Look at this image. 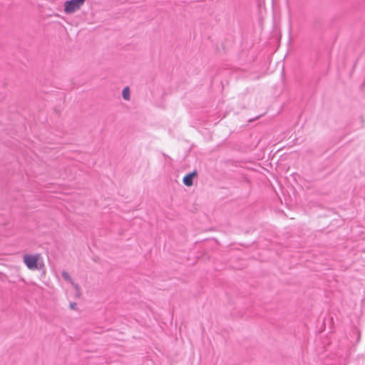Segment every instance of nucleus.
Instances as JSON below:
<instances>
[{
    "label": "nucleus",
    "instance_id": "1",
    "mask_svg": "<svg viewBox=\"0 0 365 365\" xmlns=\"http://www.w3.org/2000/svg\"><path fill=\"white\" fill-rule=\"evenodd\" d=\"M86 0H68L64 3V11L66 14H73L78 11L85 4Z\"/></svg>",
    "mask_w": 365,
    "mask_h": 365
},
{
    "label": "nucleus",
    "instance_id": "2",
    "mask_svg": "<svg viewBox=\"0 0 365 365\" xmlns=\"http://www.w3.org/2000/svg\"><path fill=\"white\" fill-rule=\"evenodd\" d=\"M38 259V255H26L24 256V262L29 269H37Z\"/></svg>",
    "mask_w": 365,
    "mask_h": 365
},
{
    "label": "nucleus",
    "instance_id": "3",
    "mask_svg": "<svg viewBox=\"0 0 365 365\" xmlns=\"http://www.w3.org/2000/svg\"><path fill=\"white\" fill-rule=\"evenodd\" d=\"M195 176H197V172L196 171H193L192 173H190L187 174L183 178V180H182L183 183L186 186H192V184H193V178Z\"/></svg>",
    "mask_w": 365,
    "mask_h": 365
},
{
    "label": "nucleus",
    "instance_id": "4",
    "mask_svg": "<svg viewBox=\"0 0 365 365\" xmlns=\"http://www.w3.org/2000/svg\"><path fill=\"white\" fill-rule=\"evenodd\" d=\"M62 277H63V278L65 280H66L68 282H71L72 283V284L73 285V287H74V288H75V289L76 291V295L78 297H80V295H81V292H80L81 291V288H80L78 284H75L73 282H72L70 274L67 272H62Z\"/></svg>",
    "mask_w": 365,
    "mask_h": 365
},
{
    "label": "nucleus",
    "instance_id": "5",
    "mask_svg": "<svg viewBox=\"0 0 365 365\" xmlns=\"http://www.w3.org/2000/svg\"><path fill=\"white\" fill-rule=\"evenodd\" d=\"M122 96H123V98L126 100V101H129L130 98V88L129 87H125L123 88V91H122Z\"/></svg>",
    "mask_w": 365,
    "mask_h": 365
},
{
    "label": "nucleus",
    "instance_id": "6",
    "mask_svg": "<svg viewBox=\"0 0 365 365\" xmlns=\"http://www.w3.org/2000/svg\"><path fill=\"white\" fill-rule=\"evenodd\" d=\"M76 307H77V304L76 302H71L70 303L69 307L71 309H76Z\"/></svg>",
    "mask_w": 365,
    "mask_h": 365
}]
</instances>
